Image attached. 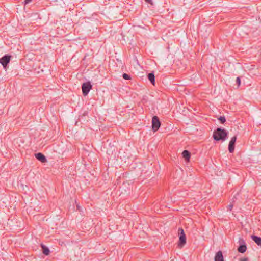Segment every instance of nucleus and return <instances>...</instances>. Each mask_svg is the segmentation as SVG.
<instances>
[{
    "label": "nucleus",
    "mask_w": 261,
    "mask_h": 261,
    "mask_svg": "<svg viewBox=\"0 0 261 261\" xmlns=\"http://www.w3.org/2000/svg\"><path fill=\"white\" fill-rule=\"evenodd\" d=\"M228 136V132L222 128H217L213 132V138L216 141H225Z\"/></svg>",
    "instance_id": "1"
},
{
    "label": "nucleus",
    "mask_w": 261,
    "mask_h": 261,
    "mask_svg": "<svg viewBox=\"0 0 261 261\" xmlns=\"http://www.w3.org/2000/svg\"><path fill=\"white\" fill-rule=\"evenodd\" d=\"M178 233L179 234L178 246L181 248L186 243V237L184 229L181 228L178 229Z\"/></svg>",
    "instance_id": "2"
},
{
    "label": "nucleus",
    "mask_w": 261,
    "mask_h": 261,
    "mask_svg": "<svg viewBox=\"0 0 261 261\" xmlns=\"http://www.w3.org/2000/svg\"><path fill=\"white\" fill-rule=\"evenodd\" d=\"M81 88L83 94L85 96L88 95L90 90L92 89V85H91L90 82L88 81L83 83Z\"/></svg>",
    "instance_id": "3"
},
{
    "label": "nucleus",
    "mask_w": 261,
    "mask_h": 261,
    "mask_svg": "<svg viewBox=\"0 0 261 261\" xmlns=\"http://www.w3.org/2000/svg\"><path fill=\"white\" fill-rule=\"evenodd\" d=\"M161 126V122L159 117L154 116L152 119V129L153 132L157 131Z\"/></svg>",
    "instance_id": "4"
},
{
    "label": "nucleus",
    "mask_w": 261,
    "mask_h": 261,
    "mask_svg": "<svg viewBox=\"0 0 261 261\" xmlns=\"http://www.w3.org/2000/svg\"><path fill=\"white\" fill-rule=\"evenodd\" d=\"M11 56L9 55H5L0 58V63L3 65L4 68H6L8 63L10 61Z\"/></svg>",
    "instance_id": "5"
},
{
    "label": "nucleus",
    "mask_w": 261,
    "mask_h": 261,
    "mask_svg": "<svg viewBox=\"0 0 261 261\" xmlns=\"http://www.w3.org/2000/svg\"><path fill=\"white\" fill-rule=\"evenodd\" d=\"M237 140V136H234L231 138L228 145V150L229 152L232 153L234 151L235 143Z\"/></svg>",
    "instance_id": "6"
},
{
    "label": "nucleus",
    "mask_w": 261,
    "mask_h": 261,
    "mask_svg": "<svg viewBox=\"0 0 261 261\" xmlns=\"http://www.w3.org/2000/svg\"><path fill=\"white\" fill-rule=\"evenodd\" d=\"M239 242L242 243L239 247L238 248V251L240 253H244L247 249V247L243 239H240Z\"/></svg>",
    "instance_id": "7"
},
{
    "label": "nucleus",
    "mask_w": 261,
    "mask_h": 261,
    "mask_svg": "<svg viewBox=\"0 0 261 261\" xmlns=\"http://www.w3.org/2000/svg\"><path fill=\"white\" fill-rule=\"evenodd\" d=\"M36 158L42 163H45L47 162V159L45 155L42 153L39 152L35 154Z\"/></svg>",
    "instance_id": "8"
},
{
    "label": "nucleus",
    "mask_w": 261,
    "mask_h": 261,
    "mask_svg": "<svg viewBox=\"0 0 261 261\" xmlns=\"http://www.w3.org/2000/svg\"><path fill=\"white\" fill-rule=\"evenodd\" d=\"M214 260L215 261H224V257L221 251H219L216 253Z\"/></svg>",
    "instance_id": "9"
},
{
    "label": "nucleus",
    "mask_w": 261,
    "mask_h": 261,
    "mask_svg": "<svg viewBox=\"0 0 261 261\" xmlns=\"http://www.w3.org/2000/svg\"><path fill=\"white\" fill-rule=\"evenodd\" d=\"M182 157L185 159V160L188 162L190 160V157H191V153L190 152L187 150H185L182 152Z\"/></svg>",
    "instance_id": "10"
},
{
    "label": "nucleus",
    "mask_w": 261,
    "mask_h": 261,
    "mask_svg": "<svg viewBox=\"0 0 261 261\" xmlns=\"http://www.w3.org/2000/svg\"><path fill=\"white\" fill-rule=\"evenodd\" d=\"M251 238L257 245L261 246V237L255 235H252Z\"/></svg>",
    "instance_id": "11"
},
{
    "label": "nucleus",
    "mask_w": 261,
    "mask_h": 261,
    "mask_svg": "<svg viewBox=\"0 0 261 261\" xmlns=\"http://www.w3.org/2000/svg\"><path fill=\"white\" fill-rule=\"evenodd\" d=\"M41 247L42 248V253L45 255H48L50 253V250H49V248L47 247H46L45 245H44L42 244H41Z\"/></svg>",
    "instance_id": "12"
},
{
    "label": "nucleus",
    "mask_w": 261,
    "mask_h": 261,
    "mask_svg": "<svg viewBox=\"0 0 261 261\" xmlns=\"http://www.w3.org/2000/svg\"><path fill=\"white\" fill-rule=\"evenodd\" d=\"M148 79L150 81L151 83L154 85L155 84V76L153 72H151L147 75Z\"/></svg>",
    "instance_id": "13"
},
{
    "label": "nucleus",
    "mask_w": 261,
    "mask_h": 261,
    "mask_svg": "<svg viewBox=\"0 0 261 261\" xmlns=\"http://www.w3.org/2000/svg\"><path fill=\"white\" fill-rule=\"evenodd\" d=\"M218 119L219 120L221 124H223L226 122V118L224 116H220Z\"/></svg>",
    "instance_id": "14"
},
{
    "label": "nucleus",
    "mask_w": 261,
    "mask_h": 261,
    "mask_svg": "<svg viewBox=\"0 0 261 261\" xmlns=\"http://www.w3.org/2000/svg\"><path fill=\"white\" fill-rule=\"evenodd\" d=\"M122 77L124 79L126 80H129L131 79L130 76L126 73H123L122 74Z\"/></svg>",
    "instance_id": "15"
},
{
    "label": "nucleus",
    "mask_w": 261,
    "mask_h": 261,
    "mask_svg": "<svg viewBox=\"0 0 261 261\" xmlns=\"http://www.w3.org/2000/svg\"><path fill=\"white\" fill-rule=\"evenodd\" d=\"M236 82L238 85V86H239L240 85V83H241V80L239 77H237Z\"/></svg>",
    "instance_id": "16"
},
{
    "label": "nucleus",
    "mask_w": 261,
    "mask_h": 261,
    "mask_svg": "<svg viewBox=\"0 0 261 261\" xmlns=\"http://www.w3.org/2000/svg\"><path fill=\"white\" fill-rule=\"evenodd\" d=\"M232 207H233V205L232 204H230L228 206V210L229 211H231Z\"/></svg>",
    "instance_id": "17"
},
{
    "label": "nucleus",
    "mask_w": 261,
    "mask_h": 261,
    "mask_svg": "<svg viewBox=\"0 0 261 261\" xmlns=\"http://www.w3.org/2000/svg\"><path fill=\"white\" fill-rule=\"evenodd\" d=\"M240 261H248V258L247 257L242 258Z\"/></svg>",
    "instance_id": "18"
},
{
    "label": "nucleus",
    "mask_w": 261,
    "mask_h": 261,
    "mask_svg": "<svg viewBox=\"0 0 261 261\" xmlns=\"http://www.w3.org/2000/svg\"><path fill=\"white\" fill-rule=\"evenodd\" d=\"M145 2H146L147 3H148L149 4H152V0H145Z\"/></svg>",
    "instance_id": "19"
},
{
    "label": "nucleus",
    "mask_w": 261,
    "mask_h": 261,
    "mask_svg": "<svg viewBox=\"0 0 261 261\" xmlns=\"http://www.w3.org/2000/svg\"><path fill=\"white\" fill-rule=\"evenodd\" d=\"M32 0H25L24 1V2L25 4H28L29 3H30Z\"/></svg>",
    "instance_id": "20"
}]
</instances>
